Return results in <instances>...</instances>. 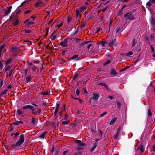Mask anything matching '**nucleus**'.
Instances as JSON below:
<instances>
[{
    "instance_id": "obj_30",
    "label": "nucleus",
    "mask_w": 155,
    "mask_h": 155,
    "mask_svg": "<svg viewBox=\"0 0 155 155\" xmlns=\"http://www.w3.org/2000/svg\"><path fill=\"white\" fill-rule=\"evenodd\" d=\"M56 35H53V33H52L51 35L50 38L52 41L54 40L56 38Z\"/></svg>"
},
{
    "instance_id": "obj_23",
    "label": "nucleus",
    "mask_w": 155,
    "mask_h": 155,
    "mask_svg": "<svg viewBox=\"0 0 155 155\" xmlns=\"http://www.w3.org/2000/svg\"><path fill=\"white\" fill-rule=\"evenodd\" d=\"M66 120V121H62L61 122L62 124V125L68 124L70 122V118H69L68 120Z\"/></svg>"
},
{
    "instance_id": "obj_50",
    "label": "nucleus",
    "mask_w": 155,
    "mask_h": 155,
    "mask_svg": "<svg viewBox=\"0 0 155 155\" xmlns=\"http://www.w3.org/2000/svg\"><path fill=\"white\" fill-rule=\"evenodd\" d=\"M25 31V33H29L31 31L29 29H27V30L24 29V30L22 31Z\"/></svg>"
},
{
    "instance_id": "obj_41",
    "label": "nucleus",
    "mask_w": 155,
    "mask_h": 155,
    "mask_svg": "<svg viewBox=\"0 0 155 155\" xmlns=\"http://www.w3.org/2000/svg\"><path fill=\"white\" fill-rule=\"evenodd\" d=\"M50 92V91H45L43 92L42 93V94L43 95H50V94H49V92Z\"/></svg>"
},
{
    "instance_id": "obj_64",
    "label": "nucleus",
    "mask_w": 155,
    "mask_h": 155,
    "mask_svg": "<svg viewBox=\"0 0 155 155\" xmlns=\"http://www.w3.org/2000/svg\"><path fill=\"white\" fill-rule=\"evenodd\" d=\"M38 114L39 115H40L41 114V109L40 108H38Z\"/></svg>"
},
{
    "instance_id": "obj_53",
    "label": "nucleus",
    "mask_w": 155,
    "mask_h": 155,
    "mask_svg": "<svg viewBox=\"0 0 155 155\" xmlns=\"http://www.w3.org/2000/svg\"><path fill=\"white\" fill-rule=\"evenodd\" d=\"M75 150L78 152L79 155H81L82 154V152L80 150H81V149H78L75 148Z\"/></svg>"
},
{
    "instance_id": "obj_47",
    "label": "nucleus",
    "mask_w": 155,
    "mask_h": 155,
    "mask_svg": "<svg viewBox=\"0 0 155 155\" xmlns=\"http://www.w3.org/2000/svg\"><path fill=\"white\" fill-rule=\"evenodd\" d=\"M110 62V61L109 60H107L106 62L103 65L105 66L106 65L109 64Z\"/></svg>"
},
{
    "instance_id": "obj_16",
    "label": "nucleus",
    "mask_w": 155,
    "mask_h": 155,
    "mask_svg": "<svg viewBox=\"0 0 155 155\" xmlns=\"http://www.w3.org/2000/svg\"><path fill=\"white\" fill-rule=\"evenodd\" d=\"M98 145L97 143H93V145L92 146V147L91 150V152H93L94 151V149L96 148L97 147Z\"/></svg>"
},
{
    "instance_id": "obj_42",
    "label": "nucleus",
    "mask_w": 155,
    "mask_h": 155,
    "mask_svg": "<svg viewBox=\"0 0 155 155\" xmlns=\"http://www.w3.org/2000/svg\"><path fill=\"white\" fill-rule=\"evenodd\" d=\"M75 12H76V16L77 17H78V16L79 15H80V11L79 10H78V9H76L75 10Z\"/></svg>"
},
{
    "instance_id": "obj_25",
    "label": "nucleus",
    "mask_w": 155,
    "mask_h": 155,
    "mask_svg": "<svg viewBox=\"0 0 155 155\" xmlns=\"http://www.w3.org/2000/svg\"><path fill=\"white\" fill-rule=\"evenodd\" d=\"M34 21L28 22L27 23H25V26H27V27L29 28V26L31 25V24H34Z\"/></svg>"
},
{
    "instance_id": "obj_22",
    "label": "nucleus",
    "mask_w": 155,
    "mask_h": 155,
    "mask_svg": "<svg viewBox=\"0 0 155 155\" xmlns=\"http://www.w3.org/2000/svg\"><path fill=\"white\" fill-rule=\"evenodd\" d=\"M42 3V2L41 0H38L36 2L35 4V6L36 7H37L39 5Z\"/></svg>"
},
{
    "instance_id": "obj_43",
    "label": "nucleus",
    "mask_w": 155,
    "mask_h": 155,
    "mask_svg": "<svg viewBox=\"0 0 155 155\" xmlns=\"http://www.w3.org/2000/svg\"><path fill=\"white\" fill-rule=\"evenodd\" d=\"M19 23V20L18 19H16L15 21V22L14 23V26L18 25Z\"/></svg>"
},
{
    "instance_id": "obj_55",
    "label": "nucleus",
    "mask_w": 155,
    "mask_h": 155,
    "mask_svg": "<svg viewBox=\"0 0 155 155\" xmlns=\"http://www.w3.org/2000/svg\"><path fill=\"white\" fill-rule=\"evenodd\" d=\"M86 25L85 22H84L81 25V29H82Z\"/></svg>"
},
{
    "instance_id": "obj_29",
    "label": "nucleus",
    "mask_w": 155,
    "mask_h": 155,
    "mask_svg": "<svg viewBox=\"0 0 155 155\" xmlns=\"http://www.w3.org/2000/svg\"><path fill=\"white\" fill-rule=\"evenodd\" d=\"M31 122L32 123V124L33 125H35V118L34 117H31Z\"/></svg>"
},
{
    "instance_id": "obj_56",
    "label": "nucleus",
    "mask_w": 155,
    "mask_h": 155,
    "mask_svg": "<svg viewBox=\"0 0 155 155\" xmlns=\"http://www.w3.org/2000/svg\"><path fill=\"white\" fill-rule=\"evenodd\" d=\"M107 114V112H105L102 114L100 116V117H103Z\"/></svg>"
},
{
    "instance_id": "obj_34",
    "label": "nucleus",
    "mask_w": 155,
    "mask_h": 155,
    "mask_svg": "<svg viewBox=\"0 0 155 155\" xmlns=\"http://www.w3.org/2000/svg\"><path fill=\"white\" fill-rule=\"evenodd\" d=\"M101 29H102V28L100 27H97L96 28V31L95 32V33H98Z\"/></svg>"
},
{
    "instance_id": "obj_36",
    "label": "nucleus",
    "mask_w": 155,
    "mask_h": 155,
    "mask_svg": "<svg viewBox=\"0 0 155 155\" xmlns=\"http://www.w3.org/2000/svg\"><path fill=\"white\" fill-rule=\"evenodd\" d=\"M12 60V58H9L5 62V64L6 65H7L8 64H10L11 62V60Z\"/></svg>"
},
{
    "instance_id": "obj_57",
    "label": "nucleus",
    "mask_w": 155,
    "mask_h": 155,
    "mask_svg": "<svg viewBox=\"0 0 155 155\" xmlns=\"http://www.w3.org/2000/svg\"><path fill=\"white\" fill-rule=\"evenodd\" d=\"M112 21H112V20H111L110 21V23H109V30L108 32H109L110 30V26L112 25Z\"/></svg>"
},
{
    "instance_id": "obj_21",
    "label": "nucleus",
    "mask_w": 155,
    "mask_h": 155,
    "mask_svg": "<svg viewBox=\"0 0 155 155\" xmlns=\"http://www.w3.org/2000/svg\"><path fill=\"white\" fill-rule=\"evenodd\" d=\"M150 21L152 25H155V19L153 17H151L150 19Z\"/></svg>"
},
{
    "instance_id": "obj_19",
    "label": "nucleus",
    "mask_w": 155,
    "mask_h": 155,
    "mask_svg": "<svg viewBox=\"0 0 155 155\" xmlns=\"http://www.w3.org/2000/svg\"><path fill=\"white\" fill-rule=\"evenodd\" d=\"M117 119V118L115 117H114V118H113L110 121L109 123L110 124V125L113 124L116 121Z\"/></svg>"
},
{
    "instance_id": "obj_32",
    "label": "nucleus",
    "mask_w": 155,
    "mask_h": 155,
    "mask_svg": "<svg viewBox=\"0 0 155 155\" xmlns=\"http://www.w3.org/2000/svg\"><path fill=\"white\" fill-rule=\"evenodd\" d=\"M119 135V132L117 131L114 136V138L116 139L118 138V137Z\"/></svg>"
},
{
    "instance_id": "obj_24",
    "label": "nucleus",
    "mask_w": 155,
    "mask_h": 155,
    "mask_svg": "<svg viewBox=\"0 0 155 155\" xmlns=\"http://www.w3.org/2000/svg\"><path fill=\"white\" fill-rule=\"evenodd\" d=\"M138 149L140 150L142 152H143L144 151V150L143 148V146L141 144L140 145V146L138 148Z\"/></svg>"
},
{
    "instance_id": "obj_2",
    "label": "nucleus",
    "mask_w": 155,
    "mask_h": 155,
    "mask_svg": "<svg viewBox=\"0 0 155 155\" xmlns=\"http://www.w3.org/2000/svg\"><path fill=\"white\" fill-rule=\"evenodd\" d=\"M136 10L134 9L129 12H128L126 13L124 15V17L127 18V20H133L135 19L134 16L133 14Z\"/></svg>"
},
{
    "instance_id": "obj_11",
    "label": "nucleus",
    "mask_w": 155,
    "mask_h": 155,
    "mask_svg": "<svg viewBox=\"0 0 155 155\" xmlns=\"http://www.w3.org/2000/svg\"><path fill=\"white\" fill-rule=\"evenodd\" d=\"M20 49L19 48L17 47H12V51L14 53H16V52L20 51Z\"/></svg>"
},
{
    "instance_id": "obj_38",
    "label": "nucleus",
    "mask_w": 155,
    "mask_h": 155,
    "mask_svg": "<svg viewBox=\"0 0 155 155\" xmlns=\"http://www.w3.org/2000/svg\"><path fill=\"white\" fill-rule=\"evenodd\" d=\"M133 54V53L131 51H129L127 54H126V55L127 57H129L130 55H132Z\"/></svg>"
},
{
    "instance_id": "obj_8",
    "label": "nucleus",
    "mask_w": 155,
    "mask_h": 155,
    "mask_svg": "<svg viewBox=\"0 0 155 155\" xmlns=\"http://www.w3.org/2000/svg\"><path fill=\"white\" fill-rule=\"evenodd\" d=\"M24 123V122L22 121L16 120L15 122L12 123L10 124V127H11L13 125H18L20 124H22Z\"/></svg>"
},
{
    "instance_id": "obj_59",
    "label": "nucleus",
    "mask_w": 155,
    "mask_h": 155,
    "mask_svg": "<svg viewBox=\"0 0 155 155\" xmlns=\"http://www.w3.org/2000/svg\"><path fill=\"white\" fill-rule=\"evenodd\" d=\"M150 2H148L147 3L146 5H147L149 7H150L152 6V4H151V3H152L150 1Z\"/></svg>"
},
{
    "instance_id": "obj_48",
    "label": "nucleus",
    "mask_w": 155,
    "mask_h": 155,
    "mask_svg": "<svg viewBox=\"0 0 155 155\" xmlns=\"http://www.w3.org/2000/svg\"><path fill=\"white\" fill-rule=\"evenodd\" d=\"M71 21V19L70 18V15H68L67 17V21L68 23L69 24Z\"/></svg>"
},
{
    "instance_id": "obj_5",
    "label": "nucleus",
    "mask_w": 155,
    "mask_h": 155,
    "mask_svg": "<svg viewBox=\"0 0 155 155\" xmlns=\"http://www.w3.org/2000/svg\"><path fill=\"white\" fill-rule=\"evenodd\" d=\"M89 102L90 103V105L93 107L95 106V104H98V101L92 97L90 99Z\"/></svg>"
},
{
    "instance_id": "obj_10",
    "label": "nucleus",
    "mask_w": 155,
    "mask_h": 155,
    "mask_svg": "<svg viewBox=\"0 0 155 155\" xmlns=\"http://www.w3.org/2000/svg\"><path fill=\"white\" fill-rule=\"evenodd\" d=\"M69 117V116H68V114L66 113V112H65V113L64 114L62 117L60 118V119H61V120H68V118Z\"/></svg>"
},
{
    "instance_id": "obj_40",
    "label": "nucleus",
    "mask_w": 155,
    "mask_h": 155,
    "mask_svg": "<svg viewBox=\"0 0 155 155\" xmlns=\"http://www.w3.org/2000/svg\"><path fill=\"white\" fill-rule=\"evenodd\" d=\"M132 46L134 47L135 46L136 44L137 43V41H136L134 38L133 39L132 41Z\"/></svg>"
},
{
    "instance_id": "obj_26",
    "label": "nucleus",
    "mask_w": 155,
    "mask_h": 155,
    "mask_svg": "<svg viewBox=\"0 0 155 155\" xmlns=\"http://www.w3.org/2000/svg\"><path fill=\"white\" fill-rule=\"evenodd\" d=\"M46 131H44L40 136L39 137L41 138L44 139L45 136L46 135Z\"/></svg>"
},
{
    "instance_id": "obj_33",
    "label": "nucleus",
    "mask_w": 155,
    "mask_h": 155,
    "mask_svg": "<svg viewBox=\"0 0 155 155\" xmlns=\"http://www.w3.org/2000/svg\"><path fill=\"white\" fill-rule=\"evenodd\" d=\"M77 122L76 121L74 120L73 122L71 124L72 125V127H75L77 126Z\"/></svg>"
},
{
    "instance_id": "obj_46",
    "label": "nucleus",
    "mask_w": 155,
    "mask_h": 155,
    "mask_svg": "<svg viewBox=\"0 0 155 155\" xmlns=\"http://www.w3.org/2000/svg\"><path fill=\"white\" fill-rule=\"evenodd\" d=\"M116 103L117 104V106L118 108L119 109L121 106V104L120 102H119L118 101Z\"/></svg>"
},
{
    "instance_id": "obj_45",
    "label": "nucleus",
    "mask_w": 155,
    "mask_h": 155,
    "mask_svg": "<svg viewBox=\"0 0 155 155\" xmlns=\"http://www.w3.org/2000/svg\"><path fill=\"white\" fill-rule=\"evenodd\" d=\"M147 114L148 117L151 116L152 115V113L150 109L148 110Z\"/></svg>"
},
{
    "instance_id": "obj_28",
    "label": "nucleus",
    "mask_w": 155,
    "mask_h": 155,
    "mask_svg": "<svg viewBox=\"0 0 155 155\" xmlns=\"http://www.w3.org/2000/svg\"><path fill=\"white\" fill-rule=\"evenodd\" d=\"M78 75L79 74H76L74 75L73 78L72 80L71 81V82L72 83H74V81H75V80L76 78L77 77Z\"/></svg>"
},
{
    "instance_id": "obj_37",
    "label": "nucleus",
    "mask_w": 155,
    "mask_h": 155,
    "mask_svg": "<svg viewBox=\"0 0 155 155\" xmlns=\"http://www.w3.org/2000/svg\"><path fill=\"white\" fill-rule=\"evenodd\" d=\"M63 24V21H62L61 22V23L57 25L55 27L56 28H60L61 26Z\"/></svg>"
},
{
    "instance_id": "obj_7",
    "label": "nucleus",
    "mask_w": 155,
    "mask_h": 155,
    "mask_svg": "<svg viewBox=\"0 0 155 155\" xmlns=\"http://www.w3.org/2000/svg\"><path fill=\"white\" fill-rule=\"evenodd\" d=\"M116 38H114L111 41H110L108 43V46L111 47L113 46H116L118 43L116 41Z\"/></svg>"
},
{
    "instance_id": "obj_14",
    "label": "nucleus",
    "mask_w": 155,
    "mask_h": 155,
    "mask_svg": "<svg viewBox=\"0 0 155 155\" xmlns=\"http://www.w3.org/2000/svg\"><path fill=\"white\" fill-rule=\"evenodd\" d=\"M32 108V106L29 105H27L25 106H23L21 107L22 110H25L27 109H29L31 110V109Z\"/></svg>"
},
{
    "instance_id": "obj_15",
    "label": "nucleus",
    "mask_w": 155,
    "mask_h": 155,
    "mask_svg": "<svg viewBox=\"0 0 155 155\" xmlns=\"http://www.w3.org/2000/svg\"><path fill=\"white\" fill-rule=\"evenodd\" d=\"M70 59L71 60H74L75 59H77V60H78L80 59V57H79V55H78L75 54L71 57Z\"/></svg>"
},
{
    "instance_id": "obj_17",
    "label": "nucleus",
    "mask_w": 155,
    "mask_h": 155,
    "mask_svg": "<svg viewBox=\"0 0 155 155\" xmlns=\"http://www.w3.org/2000/svg\"><path fill=\"white\" fill-rule=\"evenodd\" d=\"M91 131L94 133H96L97 132V130L96 129V125L94 124L92 127L91 129Z\"/></svg>"
},
{
    "instance_id": "obj_4",
    "label": "nucleus",
    "mask_w": 155,
    "mask_h": 155,
    "mask_svg": "<svg viewBox=\"0 0 155 155\" xmlns=\"http://www.w3.org/2000/svg\"><path fill=\"white\" fill-rule=\"evenodd\" d=\"M60 152L59 149H56L54 150V145L52 146V147L51 151V155H58Z\"/></svg>"
},
{
    "instance_id": "obj_35",
    "label": "nucleus",
    "mask_w": 155,
    "mask_h": 155,
    "mask_svg": "<svg viewBox=\"0 0 155 155\" xmlns=\"http://www.w3.org/2000/svg\"><path fill=\"white\" fill-rule=\"evenodd\" d=\"M117 15L118 16H120L123 14V12L122 11H120V10H118L117 12Z\"/></svg>"
},
{
    "instance_id": "obj_52",
    "label": "nucleus",
    "mask_w": 155,
    "mask_h": 155,
    "mask_svg": "<svg viewBox=\"0 0 155 155\" xmlns=\"http://www.w3.org/2000/svg\"><path fill=\"white\" fill-rule=\"evenodd\" d=\"M12 8V6L11 5H10L8 7H7V9H8V11L9 13L11 12Z\"/></svg>"
},
{
    "instance_id": "obj_60",
    "label": "nucleus",
    "mask_w": 155,
    "mask_h": 155,
    "mask_svg": "<svg viewBox=\"0 0 155 155\" xmlns=\"http://www.w3.org/2000/svg\"><path fill=\"white\" fill-rule=\"evenodd\" d=\"M104 86L105 87L106 90L107 91H110V89H109V88L108 87V86L107 84H105V85Z\"/></svg>"
},
{
    "instance_id": "obj_27",
    "label": "nucleus",
    "mask_w": 155,
    "mask_h": 155,
    "mask_svg": "<svg viewBox=\"0 0 155 155\" xmlns=\"http://www.w3.org/2000/svg\"><path fill=\"white\" fill-rule=\"evenodd\" d=\"M94 17V15L91 14L90 15V14H89L87 16V19H88V20H89L93 18Z\"/></svg>"
},
{
    "instance_id": "obj_54",
    "label": "nucleus",
    "mask_w": 155,
    "mask_h": 155,
    "mask_svg": "<svg viewBox=\"0 0 155 155\" xmlns=\"http://www.w3.org/2000/svg\"><path fill=\"white\" fill-rule=\"evenodd\" d=\"M88 43V42H87L86 41L84 42H83L81 43L80 45V46H81V47L82 46H83L87 44Z\"/></svg>"
},
{
    "instance_id": "obj_1",
    "label": "nucleus",
    "mask_w": 155,
    "mask_h": 155,
    "mask_svg": "<svg viewBox=\"0 0 155 155\" xmlns=\"http://www.w3.org/2000/svg\"><path fill=\"white\" fill-rule=\"evenodd\" d=\"M25 141V137L24 134H21L20 136L19 140L16 142H14L11 145V147L14 149H21L22 146L21 145Z\"/></svg>"
},
{
    "instance_id": "obj_31",
    "label": "nucleus",
    "mask_w": 155,
    "mask_h": 155,
    "mask_svg": "<svg viewBox=\"0 0 155 155\" xmlns=\"http://www.w3.org/2000/svg\"><path fill=\"white\" fill-rule=\"evenodd\" d=\"M31 78L30 75L29 76L27 77L26 78V83H28L29 82H30L31 81Z\"/></svg>"
},
{
    "instance_id": "obj_62",
    "label": "nucleus",
    "mask_w": 155,
    "mask_h": 155,
    "mask_svg": "<svg viewBox=\"0 0 155 155\" xmlns=\"http://www.w3.org/2000/svg\"><path fill=\"white\" fill-rule=\"evenodd\" d=\"M81 40V39L78 38H74V41L76 42H78Z\"/></svg>"
},
{
    "instance_id": "obj_3",
    "label": "nucleus",
    "mask_w": 155,
    "mask_h": 155,
    "mask_svg": "<svg viewBox=\"0 0 155 155\" xmlns=\"http://www.w3.org/2000/svg\"><path fill=\"white\" fill-rule=\"evenodd\" d=\"M75 142L78 143L76 148L78 149H81V150H84L83 147L86 145L85 143H83L82 141L80 140H76Z\"/></svg>"
},
{
    "instance_id": "obj_20",
    "label": "nucleus",
    "mask_w": 155,
    "mask_h": 155,
    "mask_svg": "<svg viewBox=\"0 0 155 155\" xmlns=\"http://www.w3.org/2000/svg\"><path fill=\"white\" fill-rule=\"evenodd\" d=\"M98 132H99V133H98V137H99L101 138V137H102V136L103 135V134L102 132L99 128H98Z\"/></svg>"
},
{
    "instance_id": "obj_12",
    "label": "nucleus",
    "mask_w": 155,
    "mask_h": 155,
    "mask_svg": "<svg viewBox=\"0 0 155 155\" xmlns=\"http://www.w3.org/2000/svg\"><path fill=\"white\" fill-rule=\"evenodd\" d=\"M100 97V95L99 94L96 93H94L93 94V96L92 98L98 101Z\"/></svg>"
},
{
    "instance_id": "obj_44",
    "label": "nucleus",
    "mask_w": 155,
    "mask_h": 155,
    "mask_svg": "<svg viewBox=\"0 0 155 155\" xmlns=\"http://www.w3.org/2000/svg\"><path fill=\"white\" fill-rule=\"evenodd\" d=\"M17 112L18 114L19 115H21L23 114L21 109H20L17 110Z\"/></svg>"
},
{
    "instance_id": "obj_13",
    "label": "nucleus",
    "mask_w": 155,
    "mask_h": 155,
    "mask_svg": "<svg viewBox=\"0 0 155 155\" xmlns=\"http://www.w3.org/2000/svg\"><path fill=\"white\" fill-rule=\"evenodd\" d=\"M117 74V72L114 68H112L111 70L110 74L111 75L114 76H115Z\"/></svg>"
},
{
    "instance_id": "obj_51",
    "label": "nucleus",
    "mask_w": 155,
    "mask_h": 155,
    "mask_svg": "<svg viewBox=\"0 0 155 155\" xmlns=\"http://www.w3.org/2000/svg\"><path fill=\"white\" fill-rule=\"evenodd\" d=\"M8 91V90L5 89L3 92H2L1 94L0 95H3L4 94H7L6 91Z\"/></svg>"
},
{
    "instance_id": "obj_18",
    "label": "nucleus",
    "mask_w": 155,
    "mask_h": 155,
    "mask_svg": "<svg viewBox=\"0 0 155 155\" xmlns=\"http://www.w3.org/2000/svg\"><path fill=\"white\" fill-rule=\"evenodd\" d=\"M87 6H81L79 8V10H80V11L82 12L83 11H84L85 10H86L87 9Z\"/></svg>"
},
{
    "instance_id": "obj_49",
    "label": "nucleus",
    "mask_w": 155,
    "mask_h": 155,
    "mask_svg": "<svg viewBox=\"0 0 155 155\" xmlns=\"http://www.w3.org/2000/svg\"><path fill=\"white\" fill-rule=\"evenodd\" d=\"M14 135L15 136L13 137V138L14 139H15L16 137L19 136V134L18 132H17L15 133L14 134Z\"/></svg>"
},
{
    "instance_id": "obj_39",
    "label": "nucleus",
    "mask_w": 155,
    "mask_h": 155,
    "mask_svg": "<svg viewBox=\"0 0 155 155\" xmlns=\"http://www.w3.org/2000/svg\"><path fill=\"white\" fill-rule=\"evenodd\" d=\"M129 68H130V67L129 66H126L124 68H122V69L120 70V72H121L123 71H124L126 70L127 69Z\"/></svg>"
},
{
    "instance_id": "obj_61",
    "label": "nucleus",
    "mask_w": 155,
    "mask_h": 155,
    "mask_svg": "<svg viewBox=\"0 0 155 155\" xmlns=\"http://www.w3.org/2000/svg\"><path fill=\"white\" fill-rule=\"evenodd\" d=\"M76 94L77 95H79L80 94V91L78 89H77L76 91Z\"/></svg>"
},
{
    "instance_id": "obj_9",
    "label": "nucleus",
    "mask_w": 155,
    "mask_h": 155,
    "mask_svg": "<svg viewBox=\"0 0 155 155\" xmlns=\"http://www.w3.org/2000/svg\"><path fill=\"white\" fill-rule=\"evenodd\" d=\"M60 106V104L59 103L57 102L56 104V109L54 110V115L55 116L56 115L58 112V109L59 108V107Z\"/></svg>"
},
{
    "instance_id": "obj_6",
    "label": "nucleus",
    "mask_w": 155,
    "mask_h": 155,
    "mask_svg": "<svg viewBox=\"0 0 155 155\" xmlns=\"http://www.w3.org/2000/svg\"><path fill=\"white\" fill-rule=\"evenodd\" d=\"M69 39L68 38H65L64 41L61 42V43L59 44L62 47H67L68 46V40Z\"/></svg>"
},
{
    "instance_id": "obj_58",
    "label": "nucleus",
    "mask_w": 155,
    "mask_h": 155,
    "mask_svg": "<svg viewBox=\"0 0 155 155\" xmlns=\"http://www.w3.org/2000/svg\"><path fill=\"white\" fill-rule=\"evenodd\" d=\"M6 46L5 44H4L3 45H2L0 46V50L2 51V50L3 49L4 47Z\"/></svg>"
},
{
    "instance_id": "obj_63",
    "label": "nucleus",
    "mask_w": 155,
    "mask_h": 155,
    "mask_svg": "<svg viewBox=\"0 0 155 155\" xmlns=\"http://www.w3.org/2000/svg\"><path fill=\"white\" fill-rule=\"evenodd\" d=\"M100 43L102 45L103 47L105 46V44H104V41H100Z\"/></svg>"
}]
</instances>
